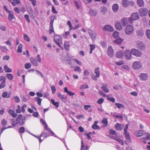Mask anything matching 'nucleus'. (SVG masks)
<instances>
[{"label":"nucleus","mask_w":150,"mask_h":150,"mask_svg":"<svg viewBox=\"0 0 150 150\" xmlns=\"http://www.w3.org/2000/svg\"><path fill=\"white\" fill-rule=\"evenodd\" d=\"M88 86L87 84H83L81 85L80 87V88L81 90L87 89L88 88Z\"/></svg>","instance_id":"obj_48"},{"label":"nucleus","mask_w":150,"mask_h":150,"mask_svg":"<svg viewBox=\"0 0 150 150\" xmlns=\"http://www.w3.org/2000/svg\"><path fill=\"white\" fill-rule=\"evenodd\" d=\"M143 130H138L136 132V135L138 137H140L143 134Z\"/></svg>","instance_id":"obj_45"},{"label":"nucleus","mask_w":150,"mask_h":150,"mask_svg":"<svg viewBox=\"0 0 150 150\" xmlns=\"http://www.w3.org/2000/svg\"><path fill=\"white\" fill-rule=\"evenodd\" d=\"M127 21V19L126 18H123L122 19L121 23L123 26H125L128 23Z\"/></svg>","instance_id":"obj_24"},{"label":"nucleus","mask_w":150,"mask_h":150,"mask_svg":"<svg viewBox=\"0 0 150 150\" xmlns=\"http://www.w3.org/2000/svg\"><path fill=\"white\" fill-rule=\"evenodd\" d=\"M139 77L142 80L145 81L147 79L148 75L146 74L141 73Z\"/></svg>","instance_id":"obj_18"},{"label":"nucleus","mask_w":150,"mask_h":150,"mask_svg":"<svg viewBox=\"0 0 150 150\" xmlns=\"http://www.w3.org/2000/svg\"><path fill=\"white\" fill-rule=\"evenodd\" d=\"M115 105L119 109H124L125 108V106L124 105L119 103H115Z\"/></svg>","instance_id":"obj_36"},{"label":"nucleus","mask_w":150,"mask_h":150,"mask_svg":"<svg viewBox=\"0 0 150 150\" xmlns=\"http://www.w3.org/2000/svg\"><path fill=\"white\" fill-rule=\"evenodd\" d=\"M31 65L30 63H27L25 65V67L26 69H28L30 68Z\"/></svg>","instance_id":"obj_58"},{"label":"nucleus","mask_w":150,"mask_h":150,"mask_svg":"<svg viewBox=\"0 0 150 150\" xmlns=\"http://www.w3.org/2000/svg\"><path fill=\"white\" fill-rule=\"evenodd\" d=\"M2 96L3 98H8L10 97V94L6 91L4 92L2 94Z\"/></svg>","instance_id":"obj_28"},{"label":"nucleus","mask_w":150,"mask_h":150,"mask_svg":"<svg viewBox=\"0 0 150 150\" xmlns=\"http://www.w3.org/2000/svg\"><path fill=\"white\" fill-rule=\"evenodd\" d=\"M103 30L104 31L112 32L114 30L113 28L109 25H107L104 26L103 28Z\"/></svg>","instance_id":"obj_9"},{"label":"nucleus","mask_w":150,"mask_h":150,"mask_svg":"<svg viewBox=\"0 0 150 150\" xmlns=\"http://www.w3.org/2000/svg\"><path fill=\"white\" fill-rule=\"evenodd\" d=\"M115 140L116 141L118 142L120 144L122 145H123L124 144V142L122 140L119 139V138H116L115 139Z\"/></svg>","instance_id":"obj_52"},{"label":"nucleus","mask_w":150,"mask_h":150,"mask_svg":"<svg viewBox=\"0 0 150 150\" xmlns=\"http://www.w3.org/2000/svg\"><path fill=\"white\" fill-rule=\"evenodd\" d=\"M49 135L46 132H43L40 135V137H44L45 138H46L47 137H48Z\"/></svg>","instance_id":"obj_55"},{"label":"nucleus","mask_w":150,"mask_h":150,"mask_svg":"<svg viewBox=\"0 0 150 150\" xmlns=\"http://www.w3.org/2000/svg\"><path fill=\"white\" fill-rule=\"evenodd\" d=\"M134 2L131 1H129L128 0H122V4L123 7H126L128 6L129 4H133Z\"/></svg>","instance_id":"obj_10"},{"label":"nucleus","mask_w":150,"mask_h":150,"mask_svg":"<svg viewBox=\"0 0 150 150\" xmlns=\"http://www.w3.org/2000/svg\"><path fill=\"white\" fill-rule=\"evenodd\" d=\"M131 51L128 50H126L125 52V55L127 59H129L131 57L132 55Z\"/></svg>","instance_id":"obj_12"},{"label":"nucleus","mask_w":150,"mask_h":150,"mask_svg":"<svg viewBox=\"0 0 150 150\" xmlns=\"http://www.w3.org/2000/svg\"><path fill=\"white\" fill-rule=\"evenodd\" d=\"M48 132H49L51 134V135L57 138H58L61 139H60L59 137L58 136H57L56 134L53 132L51 130V129L50 128H48V129L47 130Z\"/></svg>","instance_id":"obj_35"},{"label":"nucleus","mask_w":150,"mask_h":150,"mask_svg":"<svg viewBox=\"0 0 150 150\" xmlns=\"http://www.w3.org/2000/svg\"><path fill=\"white\" fill-rule=\"evenodd\" d=\"M73 61H75V62L78 65H81V62L79 61L77 59L75 58H73L72 59Z\"/></svg>","instance_id":"obj_63"},{"label":"nucleus","mask_w":150,"mask_h":150,"mask_svg":"<svg viewBox=\"0 0 150 150\" xmlns=\"http://www.w3.org/2000/svg\"><path fill=\"white\" fill-rule=\"evenodd\" d=\"M64 92L67 93L69 96H72L75 95V93L71 91H69L68 90V88L67 87L64 88Z\"/></svg>","instance_id":"obj_20"},{"label":"nucleus","mask_w":150,"mask_h":150,"mask_svg":"<svg viewBox=\"0 0 150 150\" xmlns=\"http://www.w3.org/2000/svg\"><path fill=\"white\" fill-rule=\"evenodd\" d=\"M12 125L13 126H16L17 124H18L17 118L16 119L13 118L11 121Z\"/></svg>","instance_id":"obj_34"},{"label":"nucleus","mask_w":150,"mask_h":150,"mask_svg":"<svg viewBox=\"0 0 150 150\" xmlns=\"http://www.w3.org/2000/svg\"><path fill=\"white\" fill-rule=\"evenodd\" d=\"M108 56L110 57H112L113 56V51L111 46H110L108 49Z\"/></svg>","instance_id":"obj_11"},{"label":"nucleus","mask_w":150,"mask_h":150,"mask_svg":"<svg viewBox=\"0 0 150 150\" xmlns=\"http://www.w3.org/2000/svg\"><path fill=\"white\" fill-rule=\"evenodd\" d=\"M137 4L139 7H143L144 4V3L143 0H137Z\"/></svg>","instance_id":"obj_26"},{"label":"nucleus","mask_w":150,"mask_h":150,"mask_svg":"<svg viewBox=\"0 0 150 150\" xmlns=\"http://www.w3.org/2000/svg\"><path fill=\"white\" fill-rule=\"evenodd\" d=\"M136 33L138 37H141L144 35V32L142 29H140L137 31Z\"/></svg>","instance_id":"obj_14"},{"label":"nucleus","mask_w":150,"mask_h":150,"mask_svg":"<svg viewBox=\"0 0 150 150\" xmlns=\"http://www.w3.org/2000/svg\"><path fill=\"white\" fill-rule=\"evenodd\" d=\"M112 9L114 13L117 12L119 9V6L118 4H114L112 6Z\"/></svg>","instance_id":"obj_17"},{"label":"nucleus","mask_w":150,"mask_h":150,"mask_svg":"<svg viewBox=\"0 0 150 150\" xmlns=\"http://www.w3.org/2000/svg\"><path fill=\"white\" fill-rule=\"evenodd\" d=\"M1 123L2 125L4 126L7 125V122L5 119H3L1 120Z\"/></svg>","instance_id":"obj_61"},{"label":"nucleus","mask_w":150,"mask_h":150,"mask_svg":"<svg viewBox=\"0 0 150 150\" xmlns=\"http://www.w3.org/2000/svg\"><path fill=\"white\" fill-rule=\"evenodd\" d=\"M139 17L138 13L137 12L133 13L130 17L128 19V21L129 23H132L133 20H135L139 18Z\"/></svg>","instance_id":"obj_2"},{"label":"nucleus","mask_w":150,"mask_h":150,"mask_svg":"<svg viewBox=\"0 0 150 150\" xmlns=\"http://www.w3.org/2000/svg\"><path fill=\"white\" fill-rule=\"evenodd\" d=\"M8 19L10 22H11L12 20L15 18V16L12 11L8 13Z\"/></svg>","instance_id":"obj_19"},{"label":"nucleus","mask_w":150,"mask_h":150,"mask_svg":"<svg viewBox=\"0 0 150 150\" xmlns=\"http://www.w3.org/2000/svg\"><path fill=\"white\" fill-rule=\"evenodd\" d=\"M115 27L118 30H120L122 28V26L121 24L119 22H117L115 24Z\"/></svg>","instance_id":"obj_27"},{"label":"nucleus","mask_w":150,"mask_h":150,"mask_svg":"<svg viewBox=\"0 0 150 150\" xmlns=\"http://www.w3.org/2000/svg\"><path fill=\"white\" fill-rule=\"evenodd\" d=\"M91 16H95L97 14V12L95 10L91 9L89 12Z\"/></svg>","instance_id":"obj_40"},{"label":"nucleus","mask_w":150,"mask_h":150,"mask_svg":"<svg viewBox=\"0 0 150 150\" xmlns=\"http://www.w3.org/2000/svg\"><path fill=\"white\" fill-rule=\"evenodd\" d=\"M102 90L105 93H107L109 92V90L108 88L107 85H103L101 87Z\"/></svg>","instance_id":"obj_31"},{"label":"nucleus","mask_w":150,"mask_h":150,"mask_svg":"<svg viewBox=\"0 0 150 150\" xmlns=\"http://www.w3.org/2000/svg\"><path fill=\"white\" fill-rule=\"evenodd\" d=\"M133 68L135 69H138L142 67V64L140 61H135L132 64Z\"/></svg>","instance_id":"obj_6"},{"label":"nucleus","mask_w":150,"mask_h":150,"mask_svg":"<svg viewBox=\"0 0 150 150\" xmlns=\"http://www.w3.org/2000/svg\"><path fill=\"white\" fill-rule=\"evenodd\" d=\"M123 54V52L122 51H118L116 53V57L118 58H122Z\"/></svg>","instance_id":"obj_30"},{"label":"nucleus","mask_w":150,"mask_h":150,"mask_svg":"<svg viewBox=\"0 0 150 150\" xmlns=\"http://www.w3.org/2000/svg\"><path fill=\"white\" fill-rule=\"evenodd\" d=\"M107 99L108 100L110 101L113 103L115 102V100L114 98L108 97Z\"/></svg>","instance_id":"obj_62"},{"label":"nucleus","mask_w":150,"mask_h":150,"mask_svg":"<svg viewBox=\"0 0 150 150\" xmlns=\"http://www.w3.org/2000/svg\"><path fill=\"white\" fill-rule=\"evenodd\" d=\"M137 47L142 50H145L146 46L145 44L142 42L138 41L137 44Z\"/></svg>","instance_id":"obj_7"},{"label":"nucleus","mask_w":150,"mask_h":150,"mask_svg":"<svg viewBox=\"0 0 150 150\" xmlns=\"http://www.w3.org/2000/svg\"><path fill=\"white\" fill-rule=\"evenodd\" d=\"M54 41L60 48L63 49V47L60 45V43L62 42V38L59 35H55L54 36Z\"/></svg>","instance_id":"obj_1"},{"label":"nucleus","mask_w":150,"mask_h":150,"mask_svg":"<svg viewBox=\"0 0 150 150\" xmlns=\"http://www.w3.org/2000/svg\"><path fill=\"white\" fill-rule=\"evenodd\" d=\"M115 127L117 130H121L124 127V125L117 123L115 124Z\"/></svg>","instance_id":"obj_13"},{"label":"nucleus","mask_w":150,"mask_h":150,"mask_svg":"<svg viewBox=\"0 0 150 150\" xmlns=\"http://www.w3.org/2000/svg\"><path fill=\"white\" fill-rule=\"evenodd\" d=\"M25 128L23 127H21L19 128V132L21 134H23L25 132Z\"/></svg>","instance_id":"obj_49"},{"label":"nucleus","mask_w":150,"mask_h":150,"mask_svg":"<svg viewBox=\"0 0 150 150\" xmlns=\"http://www.w3.org/2000/svg\"><path fill=\"white\" fill-rule=\"evenodd\" d=\"M6 80H4L3 81H2L0 84V89H1L4 88L6 86Z\"/></svg>","instance_id":"obj_46"},{"label":"nucleus","mask_w":150,"mask_h":150,"mask_svg":"<svg viewBox=\"0 0 150 150\" xmlns=\"http://www.w3.org/2000/svg\"><path fill=\"white\" fill-rule=\"evenodd\" d=\"M6 77L9 80H11L13 79V75L10 73H8L6 75Z\"/></svg>","instance_id":"obj_43"},{"label":"nucleus","mask_w":150,"mask_h":150,"mask_svg":"<svg viewBox=\"0 0 150 150\" xmlns=\"http://www.w3.org/2000/svg\"><path fill=\"white\" fill-rule=\"evenodd\" d=\"M112 36L115 39L118 38L120 37L119 36V32L117 31H115L112 34Z\"/></svg>","instance_id":"obj_47"},{"label":"nucleus","mask_w":150,"mask_h":150,"mask_svg":"<svg viewBox=\"0 0 150 150\" xmlns=\"http://www.w3.org/2000/svg\"><path fill=\"white\" fill-rule=\"evenodd\" d=\"M146 134V137L144 138V139H150V134L148 133H146L145 134Z\"/></svg>","instance_id":"obj_64"},{"label":"nucleus","mask_w":150,"mask_h":150,"mask_svg":"<svg viewBox=\"0 0 150 150\" xmlns=\"http://www.w3.org/2000/svg\"><path fill=\"white\" fill-rule=\"evenodd\" d=\"M148 11L147 9L145 8H140L139 11V13L141 16H146L147 14Z\"/></svg>","instance_id":"obj_8"},{"label":"nucleus","mask_w":150,"mask_h":150,"mask_svg":"<svg viewBox=\"0 0 150 150\" xmlns=\"http://www.w3.org/2000/svg\"><path fill=\"white\" fill-rule=\"evenodd\" d=\"M99 69V68L98 67L95 70L94 73L96 74V76L97 78H98L100 76V73Z\"/></svg>","instance_id":"obj_38"},{"label":"nucleus","mask_w":150,"mask_h":150,"mask_svg":"<svg viewBox=\"0 0 150 150\" xmlns=\"http://www.w3.org/2000/svg\"><path fill=\"white\" fill-rule=\"evenodd\" d=\"M27 11L30 16H33V11L31 7L28 8L27 9Z\"/></svg>","instance_id":"obj_51"},{"label":"nucleus","mask_w":150,"mask_h":150,"mask_svg":"<svg viewBox=\"0 0 150 150\" xmlns=\"http://www.w3.org/2000/svg\"><path fill=\"white\" fill-rule=\"evenodd\" d=\"M24 40L28 42H29L30 40L28 36L26 34L23 35Z\"/></svg>","instance_id":"obj_53"},{"label":"nucleus","mask_w":150,"mask_h":150,"mask_svg":"<svg viewBox=\"0 0 150 150\" xmlns=\"http://www.w3.org/2000/svg\"><path fill=\"white\" fill-rule=\"evenodd\" d=\"M75 71H78L79 73L81 72V70L80 67L79 66L76 67L74 69Z\"/></svg>","instance_id":"obj_60"},{"label":"nucleus","mask_w":150,"mask_h":150,"mask_svg":"<svg viewBox=\"0 0 150 150\" xmlns=\"http://www.w3.org/2000/svg\"><path fill=\"white\" fill-rule=\"evenodd\" d=\"M102 122L104 125V127H106L108 125V123L107 119L106 118H104L102 121Z\"/></svg>","instance_id":"obj_41"},{"label":"nucleus","mask_w":150,"mask_h":150,"mask_svg":"<svg viewBox=\"0 0 150 150\" xmlns=\"http://www.w3.org/2000/svg\"><path fill=\"white\" fill-rule=\"evenodd\" d=\"M52 103L54 105L56 108H58L59 106V103L57 102H55L53 99H52L51 100Z\"/></svg>","instance_id":"obj_42"},{"label":"nucleus","mask_w":150,"mask_h":150,"mask_svg":"<svg viewBox=\"0 0 150 150\" xmlns=\"http://www.w3.org/2000/svg\"><path fill=\"white\" fill-rule=\"evenodd\" d=\"M51 89L52 91V94H54L56 91V89L55 88V86H51Z\"/></svg>","instance_id":"obj_57"},{"label":"nucleus","mask_w":150,"mask_h":150,"mask_svg":"<svg viewBox=\"0 0 150 150\" xmlns=\"http://www.w3.org/2000/svg\"><path fill=\"white\" fill-rule=\"evenodd\" d=\"M64 48L66 50L69 51V43L68 41H66L64 43Z\"/></svg>","instance_id":"obj_37"},{"label":"nucleus","mask_w":150,"mask_h":150,"mask_svg":"<svg viewBox=\"0 0 150 150\" xmlns=\"http://www.w3.org/2000/svg\"><path fill=\"white\" fill-rule=\"evenodd\" d=\"M134 28L131 25H128L125 28V33L128 35H130L133 32Z\"/></svg>","instance_id":"obj_3"},{"label":"nucleus","mask_w":150,"mask_h":150,"mask_svg":"<svg viewBox=\"0 0 150 150\" xmlns=\"http://www.w3.org/2000/svg\"><path fill=\"white\" fill-rule=\"evenodd\" d=\"M74 4L77 9H79L80 8L81 5V2L80 1H74Z\"/></svg>","instance_id":"obj_16"},{"label":"nucleus","mask_w":150,"mask_h":150,"mask_svg":"<svg viewBox=\"0 0 150 150\" xmlns=\"http://www.w3.org/2000/svg\"><path fill=\"white\" fill-rule=\"evenodd\" d=\"M30 61L32 64L35 66H37L38 64L36 59L33 57H31L30 59Z\"/></svg>","instance_id":"obj_21"},{"label":"nucleus","mask_w":150,"mask_h":150,"mask_svg":"<svg viewBox=\"0 0 150 150\" xmlns=\"http://www.w3.org/2000/svg\"><path fill=\"white\" fill-rule=\"evenodd\" d=\"M92 128L95 129H100V127L97 125H93L92 126Z\"/></svg>","instance_id":"obj_56"},{"label":"nucleus","mask_w":150,"mask_h":150,"mask_svg":"<svg viewBox=\"0 0 150 150\" xmlns=\"http://www.w3.org/2000/svg\"><path fill=\"white\" fill-rule=\"evenodd\" d=\"M67 24L69 26L70 30H73V27L71 24V22L70 21H67Z\"/></svg>","instance_id":"obj_54"},{"label":"nucleus","mask_w":150,"mask_h":150,"mask_svg":"<svg viewBox=\"0 0 150 150\" xmlns=\"http://www.w3.org/2000/svg\"><path fill=\"white\" fill-rule=\"evenodd\" d=\"M124 134L125 135L126 139L127 140L128 142L129 143L130 142L131 140L130 137L129 133L128 132H126V133H124Z\"/></svg>","instance_id":"obj_33"},{"label":"nucleus","mask_w":150,"mask_h":150,"mask_svg":"<svg viewBox=\"0 0 150 150\" xmlns=\"http://www.w3.org/2000/svg\"><path fill=\"white\" fill-rule=\"evenodd\" d=\"M146 35L147 38L150 39V30H147L146 31Z\"/></svg>","instance_id":"obj_50"},{"label":"nucleus","mask_w":150,"mask_h":150,"mask_svg":"<svg viewBox=\"0 0 150 150\" xmlns=\"http://www.w3.org/2000/svg\"><path fill=\"white\" fill-rule=\"evenodd\" d=\"M54 20V17L53 16H52L50 17V28H52V30L53 28V23Z\"/></svg>","instance_id":"obj_29"},{"label":"nucleus","mask_w":150,"mask_h":150,"mask_svg":"<svg viewBox=\"0 0 150 150\" xmlns=\"http://www.w3.org/2000/svg\"><path fill=\"white\" fill-rule=\"evenodd\" d=\"M22 45L21 44H20L18 47L17 52L18 53H21L22 52Z\"/></svg>","instance_id":"obj_44"},{"label":"nucleus","mask_w":150,"mask_h":150,"mask_svg":"<svg viewBox=\"0 0 150 150\" xmlns=\"http://www.w3.org/2000/svg\"><path fill=\"white\" fill-rule=\"evenodd\" d=\"M57 96L62 101H64L65 100V98L64 96V95H62L61 93L58 92L57 93Z\"/></svg>","instance_id":"obj_23"},{"label":"nucleus","mask_w":150,"mask_h":150,"mask_svg":"<svg viewBox=\"0 0 150 150\" xmlns=\"http://www.w3.org/2000/svg\"><path fill=\"white\" fill-rule=\"evenodd\" d=\"M25 117L23 118L22 116L21 115H19L18 117L17 118V120L18 124L20 126L23 125L25 122Z\"/></svg>","instance_id":"obj_4"},{"label":"nucleus","mask_w":150,"mask_h":150,"mask_svg":"<svg viewBox=\"0 0 150 150\" xmlns=\"http://www.w3.org/2000/svg\"><path fill=\"white\" fill-rule=\"evenodd\" d=\"M4 69L6 73H11L12 71V69L9 68L7 65L4 66Z\"/></svg>","instance_id":"obj_22"},{"label":"nucleus","mask_w":150,"mask_h":150,"mask_svg":"<svg viewBox=\"0 0 150 150\" xmlns=\"http://www.w3.org/2000/svg\"><path fill=\"white\" fill-rule=\"evenodd\" d=\"M115 39L116 40H114V42L117 44H120L123 40L120 37L118 38H116Z\"/></svg>","instance_id":"obj_32"},{"label":"nucleus","mask_w":150,"mask_h":150,"mask_svg":"<svg viewBox=\"0 0 150 150\" xmlns=\"http://www.w3.org/2000/svg\"><path fill=\"white\" fill-rule=\"evenodd\" d=\"M89 33L92 40H93L96 39V35L95 33L91 30L89 31Z\"/></svg>","instance_id":"obj_15"},{"label":"nucleus","mask_w":150,"mask_h":150,"mask_svg":"<svg viewBox=\"0 0 150 150\" xmlns=\"http://www.w3.org/2000/svg\"><path fill=\"white\" fill-rule=\"evenodd\" d=\"M132 54L137 57H140L142 55V53L141 51L139 50L136 49H132L131 50Z\"/></svg>","instance_id":"obj_5"},{"label":"nucleus","mask_w":150,"mask_h":150,"mask_svg":"<svg viewBox=\"0 0 150 150\" xmlns=\"http://www.w3.org/2000/svg\"><path fill=\"white\" fill-rule=\"evenodd\" d=\"M104 100V99L102 98H99L97 101V103L98 104H101L103 103V102Z\"/></svg>","instance_id":"obj_59"},{"label":"nucleus","mask_w":150,"mask_h":150,"mask_svg":"<svg viewBox=\"0 0 150 150\" xmlns=\"http://www.w3.org/2000/svg\"><path fill=\"white\" fill-rule=\"evenodd\" d=\"M107 11V8L105 6H102L100 9V12L102 14H104L106 13Z\"/></svg>","instance_id":"obj_25"},{"label":"nucleus","mask_w":150,"mask_h":150,"mask_svg":"<svg viewBox=\"0 0 150 150\" xmlns=\"http://www.w3.org/2000/svg\"><path fill=\"white\" fill-rule=\"evenodd\" d=\"M35 101H36L37 102V103L39 105H41L42 99H41L39 97H37L35 98Z\"/></svg>","instance_id":"obj_39"}]
</instances>
